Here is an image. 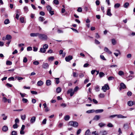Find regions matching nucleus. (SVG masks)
Here are the masks:
<instances>
[{
  "instance_id": "nucleus-53",
  "label": "nucleus",
  "mask_w": 135,
  "mask_h": 135,
  "mask_svg": "<svg viewBox=\"0 0 135 135\" xmlns=\"http://www.w3.org/2000/svg\"><path fill=\"white\" fill-rule=\"evenodd\" d=\"M27 61V59L26 57H24L23 60V62L24 63H26Z\"/></svg>"
},
{
  "instance_id": "nucleus-43",
  "label": "nucleus",
  "mask_w": 135,
  "mask_h": 135,
  "mask_svg": "<svg viewBox=\"0 0 135 135\" xmlns=\"http://www.w3.org/2000/svg\"><path fill=\"white\" fill-rule=\"evenodd\" d=\"M73 91V90L72 89H69L67 91V93L68 94H70V93Z\"/></svg>"
},
{
  "instance_id": "nucleus-36",
  "label": "nucleus",
  "mask_w": 135,
  "mask_h": 135,
  "mask_svg": "<svg viewBox=\"0 0 135 135\" xmlns=\"http://www.w3.org/2000/svg\"><path fill=\"white\" fill-rule=\"evenodd\" d=\"M124 127L125 129H128L129 128V126L128 124H124Z\"/></svg>"
},
{
  "instance_id": "nucleus-51",
  "label": "nucleus",
  "mask_w": 135,
  "mask_h": 135,
  "mask_svg": "<svg viewBox=\"0 0 135 135\" xmlns=\"http://www.w3.org/2000/svg\"><path fill=\"white\" fill-rule=\"evenodd\" d=\"M46 119L45 118L42 121V123L43 124H45L46 123Z\"/></svg>"
},
{
  "instance_id": "nucleus-12",
  "label": "nucleus",
  "mask_w": 135,
  "mask_h": 135,
  "mask_svg": "<svg viewBox=\"0 0 135 135\" xmlns=\"http://www.w3.org/2000/svg\"><path fill=\"white\" fill-rule=\"evenodd\" d=\"M104 51L108 54H111L112 52L109 50L108 49L107 47H105L104 49Z\"/></svg>"
},
{
  "instance_id": "nucleus-58",
  "label": "nucleus",
  "mask_w": 135,
  "mask_h": 135,
  "mask_svg": "<svg viewBox=\"0 0 135 135\" xmlns=\"http://www.w3.org/2000/svg\"><path fill=\"white\" fill-rule=\"evenodd\" d=\"M32 50V47H28L27 48V50L28 51H31Z\"/></svg>"
},
{
  "instance_id": "nucleus-4",
  "label": "nucleus",
  "mask_w": 135,
  "mask_h": 135,
  "mask_svg": "<svg viewBox=\"0 0 135 135\" xmlns=\"http://www.w3.org/2000/svg\"><path fill=\"white\" fill-rule=\"evenodd\" d=\"M73 59L72 56L70 55H69L68 56H66L65 58V60L67 62L69 61L70 60H72Z\"/></svg>"
},
{
  "instance_id": "nucleus-64",
  "label": "nucleus",
  "mask_w": 135,
  "mask_h": 135,
  "mask_svg": "<svg viewBox=\"0 0 135 135\" xmlns=\"http://www.w3.org/2000/svg\"><path fill=\"white\" fill-rule=\"evenodd\" d=\"M31 93L33 94H37V92L36 91H31Z\"/></svg>"
},
{
  "instance_id": "nucleus-48",
  "label": "nucleus",
  "mask_w": 135,
  "mask_h": 135,
  "mask_svg": "<svg viewBox=\"0 0 135 135\" xmlns=\"http://www.w3.org/2000/svg\"><path fill=\"white\" fill-rule=\"evenodd\" d=\"M13 128H17L18 127V125L17 123H15L13 125Z\"/></svg>"
},
{
  "instance_id": "nucleus-9",
  "label": "nucleus",
  "mask_w": 135,
  "mask_h": 135,
  "mask_svg": "<svg viewBox=\"0 0 135 135\" xmlns=\"http://www.w3.org/2000/svg\"><path fill=\"white\" fill-rule=\"evenodd\" d=\"M100 118V116L99 115H96L93 119V120L96 121L98 120Z\"/></svg>"
},
{
  "instance_id": "nucleus-3",
  "label": "nucleus",
  "mask_w": 135,
  "mask_h": 135,
  "mask_svg": "<svg viewBox=\"0 0 135 135\" xmlns=\"http://www.w3.org/2000/svg\"><path fill=\"white\" fill-rule=\"evenodd\" d=\"M102 89L104 92H105L107 90L109 89V88L108 84H105L104 86H102Z\"/></svg>"
},
{
  "instance_id": "nucleus-33",
  "label": "nucleus",
  "mask_w": 135,
  "mask_h": 135,
  "mask_svg": "<svg viewBox=\"0 0 135 135\" xmlns=\"http://www.w3.org/2000/svg\"><path fill=\"white\" fill-rule=\"evenodd\" d=\"M99 96L100 98H104L105 97V95L103 93H101L99 94Z\"/></svg>"
},
{
  "instance_id": "nucleus-27",
  "label": "nucleus",
  "mask_w": 135,
  "mask_h": 135,
  "mask_svg": "<svg viewBox=\"0 0 135 135\" xmlns=\"http://www.w3.org/2000/svg\"><path fill=\"white\" fill-rule=\"evenodd\" d=\"M99 126L101 128L102 127L105 125V124L103 123H99L98 124Z\"/></svg>"
},
{
  "instance_id": "nucleus-16",
  "label": "nucleus",
  "mask_w": 135,
  "mask_h": 135,
  "mask_svg": "<svg viewBox=\"0 0 135 135\" xmlns=\"http://www.w3.org/2000/svg\"><path fill=\"white\" fill-rule=\"evenodd\" d=\"M115 51L117 52H114V54L116 57H117L119 54H120V52L118 50H116Z\"/></svg>"
},
{
  "instance_id": "nucleus-41",
  "label": "nucleus",
  "mask_w": 135,
  "mask_h": 135,
  "mask_svg": "<svg viewBox=\"0 0 135 135\" xmlns=\"http://www.w3.org/2000/svg\"><path fill=\"white\" fill-rule=\"evenodd\" d=\"M12 135H17V133L16 131H13L11 132Z\"/></svg>"
},
{
  "instance_id": "nucleus-7",
  "label": "nucleus",
  "mask_w": 135,
  "mask_h": 135,
  "mask_svg": "<svg viewBox=\"0 0 135 135\" xmlns=\"http://www.w3.org/2000/svg\"><path fill=\"white\" fill-rule=\"evenodd\" d=\"M36 118L35 117H32L31 118L30 120V123L33 124L36 121Z\"/></svg>"
},
{
  "instance_id": "nucleus-62",
  "label": "nucleus",
  "mask_w": 135,
  "mask_h": 135,
  "mask_svg": "<svg viewBox=\"0 0 135 135\" xmlns=\"http://www.w3.org/2000/svg\"><path fill=\"white\" fill-rule=\"evenodd\" d=\"M14 80V78L13 76L10 77L8 79V80L9 81L13 80Z\"/></svg>"
},
{
  "instance_id": "nucleus-50",
  "label": "nucleus",
  "mask_w": 135,
  "mask_h": 135,
  "mask_svg": "<svg viewBox=\"0 0 135 135\" xmlns=\"http://www.w3.org/2000/svg\"><path fill=\"white\" fill-rule=\"evenodd\" d=\"M39 20L40 21L42 22L44 20V18L42 17H39Z\"/></svg>"
},
{
  "instance_id": "nucleus-10",
  "label": "nucleus",
  "mask_w": 135,
  "mask_h": 135,
  "mask_svg": "<svg viewBox=\"0 0 135 135\" xmlns=\"http://www.w3.org/2000/svg\"><path fill=\"white\" fill-rule=\"evenodd\" d=\"M116 116L118 118H126L127 117L124 116L121 114H116Z\"/></svg>"
},
{
  "instance_id": "nucleus-35",
  "label": "nucleus",
  "mask_w": 135,
  "mask_h": 135,
  "mask_svg": "<svg viewBox=\"0 0 135 135\" xmlns=\"http://www.w3.org/2000/svg\"><path fill=\"white\" fill-rule=\"evenodd\" d=\"M129 5V3L128 2L125 3L124 4V7L126 8H127Z\"/></svg>"
},
{
  "instance_id": "nucleus-59",
  "label": "nucleus",
  "mask_w": 135,
  "mask_h": 135,
  "mask_svg": "<svg viewBox=\"0 0 135 135\" xmlns=\"http://www.w3.org/2000/svg\"><path fill=\"white\" fill-rule=\"evenodd\" d=\"M49 13L51 15H54V11H53L51 10L49 11Z\"/></svg>"
},
{
  "instance_id": "nucleus-55",
  "label": "nucleus",
  "mask_w": 135,
  "mask_h": 135,
  "mask_svg": "<svg viewBox=\"0 0 135 135\" xmlns=\"http://www.w3.org/2000/svg\"><path fill=\"white\" fill-rule=\"evenodd\" d=\"M7 99L6 97H3V101L4 103H6L7 102Z\"/></svg>"
},
{
  "instance_id": "nucleus-39",
  "label": "nucleus",
  "mask_w": 135,
  "mask_h": 135,
  "mask_svg": "<svg viewBox=\"0 0 135 135\" xmlns=\"http://www.w3.org/2000/svg\"><path fill=\"white\" fill-rule=\"evenodd\" d=\"M6 64L7 65H11L12 64L11 62L9 61H7L6 62Z\"/></svg>"
},
{
  "instance_id": "nucleus-15",
  "label": "nucleus",
  "mask_w": 135,
  "mask_h": 135,
  "mask_svg": "<svg viewBox=\"0 0 135 135\" xmlns=\"http://www.w3.org/2000/svg\"><path fill=\"white\" fill-rule=\"evenodd\" d=\"M6 39L7 40H10L12 38V36L9 35H7L6 36Z\"/></svg>"
},
{
  "instance_id": "nucleus-26",
  "label": "nucleus",
  "mask_w": 135,
  "mask_h": 135,
  "mask_svg": "<svg viewBox=\"0 0 135 135\" xmlns=\"http://www.w3.org/2000/svg\"><path fill=\"white\" fill-rule=\"evenodd\" d=\"M23 9L25 12L26 13L28 11V9L27 6H25L23 8Z\"/></svg>"
},
{
  "instance_id": "nucleus-19",
  "label": "nucleus",
  "mask_w": 135,
  "mask_h": 135,
  "mask_svg": "<svg viewBox=\"0 0 135 135\" xmlns=\"http://www.w3.org/2000/svg\"><path fill=\"white\" fill-rule=\"evenodd\" d=\"M46 50H45L44 48H41L40 50V52H41L44 53L46 52Z\"/></svg>"
},
{
  "instance_id": "nucleus-37",
  "label": "nucleus",
  "mask_w": 135,
  "mask_h": 135,
  "mask_svg": "<svg viewBox=\"0 0 135 135\" xmlns=\"http://www.w3.org/2000/svg\"><path fill=\"white\" fill-rule=\"evenodd\" d=\"M46 8L47 10L49 11L51 10L52 9V8L50 6L48 5L46 7Z\"/></svg>"
},
{
  "instance_id": "nucleus-1",
  "label": "nucleus",
  "mask_w": 135,
  "mask_h": 135,
  "mask_svg": "<svg viewBox=\"0 0 135 135\" xmlns=\"http://www.w3.org/2000/svg\"><path fill=\"white\" fill-rule=\"evenodd\" d=\"M38 38L41 40H47L48 37L47 35L44 34H40L39 33Z\"/></svg>"
},
{
  "instance_id": "nucleus-24",
  "label": "nucleus",
  "mask_w": 135,
  "mask_h": 135,
  "mask_svg": "<svg viewBox=\"0 0 135 135\" xmlns=\"http://www.w3.org/2000/svg\"><path fill=\"white\" fill-rule=\"evenodd\" d=\"M37 84L39 86H41L43 84V82L41 80L37 82Z\"/></svg>"
},
{
  "instance_id": "nucleus-63",
  "label": "nucleus",
  "mask_w": 135,
  "mask_h": 135,
  "mask_svg": "<svg viewBox=\"0 0 135 135\" xmlns=\"http://www.w3.org/2000/svg\"><path fill=\"white\" fill-rule=\"evenodd\" d=\"M132 93L131 91H128L127 93V95L128 96H130L132 95Z\"/></svg>"
},
{
  "instance_id": "nucleus-2",
  "label": "nucleus",
  "mask_w": 135,
  "mask_h": 135,
  "mask_svg": "<svg viewBox=\"0 0 135 135\" xmlns=\"http://www.w3.org/2000/svg\"><path fill=\"white\" fill-rule=\"evenodd\" d=\"M69 125L74 127H77L78 126V123L76 121H71L69 123Z\"/></svg>"
},
{
  "instance_id": "nucleus-18",
  "label": "nucleus",
  "mask_w": 135,
  "mask_h": 135,
  "mask_svg": "<svg viewBox=\"0 0 135 135\" xmlns=\"http://www.w3.org/2000/svg\"><path fill=\"white\" fill-rule=\"evenodd\" d=\"M91 132L89 129L87 130L85 132V135H90L91 134Z\"/></svg>"
},
{
  "instance_id": "nucleus-61",
  "label": "nucleus",
  "mask_w": 135,
  "mask_h": 135,
  "mask_svg": "<svg viewBox=\"0 0 135 135\" xmlns=\"http://www.w3.org/2000/svg\"><path fill=\"white\" fill-rule=\"evenodd\" d=\"M100 58L102 60H106V59L105 58V57H104V56L103 55H101L100 56Z\"/></svg>"
},
{
  "instance_id": "nucleus-13",
  "label": "nucleus",
  "mask_w": 135,
  "mask_h": 135,
  "mask_svg": "<svg viewBox=\"0 0 135 135\" xmlns=\"http://www.w3.org/2000/svg\"><path fill=\"white\" fill-rule=\"evenodd\" d=\"M111 9L110 8H109L108 9L107 11V15L111 16L112 15V14L111 13Z\"/></svg>"
},
{
  "instance_id": "nucleus-11",
  "label": "nucleus",
  "mask_w": 135,
  "mask_h": 135,
  "mask_svg": "<svg viewBox=\"0 0 135 135\" xmlns=\"http://www.w3.org/2000/svg\"><path fill=\"white\" fill-rule=\"evenodd\" d=\"M2 129L3 131L6 132L8 130V127L7 126H4L2 127Z\"/></svg>"
},
{
  "instance_id": "nucleus-22",
  "label": "nucleus",
  "mask_w": 135,
  "mask_h": 135,
  "mask_svg": "<svg viewBox=\"0 0 135 135\" xmlns=\"http://www.w3.org/2000/svg\"><path fill=\"white\" fill-rule=\"evenodd\" d=\"M133 101H130L128 102V105L130 106H131L133 105Z\"/></svg>"
},
{
  "instance_id": "nucleus-23",
  "label": "nucleus",
  "mask_w": 135,
  "mask_h": 135,
  "mask_svg": "<svg viewBox=\"0 0 135 135\" xmlns=\"http://www.w3.org/2000/svg\"><path fill=\"white\" fill-rule=\"evenodd\" d=\"M61 91V89L60 87H58L56 88V91L57 92L59 93H60Z\"/></svg>"
},
{
  "instance_id": "nucleus-34",
  "label": "nucleus",
  "mask_w": 135,
  "mask_h": 135,
  "mask_svg": "<svg viewBox=\"0 0 135 135\" xmlns=\"http://www.w3.org/2000/svg\"><path fill=\"white\" fill-rule=\"evenodd\" d=\"M95 112V110H88L86 112V113H93Z\"/></svg>"
},
{
  "instance_id": "nucleus-30",
  "label": "nucleus",
  "mask_w": 135,
  "mask_h": 135,
  "mask_svg": "<svg viewBox=\"0 0 135 135\" xmlns=\"http://www.w3.org/2000/svg\"><path fill=\"white\" fill-rule=\"evenodd\" d=\"M95 90L96 91H99L100 90L99 87L98 85L96 86L95 88Z\"/></svg>"
},
{
  "instance_id": "nucleus-29",
  "label": "nucleus",
  "mask_w": 135,
  "mask_h": 135,
  "mask_svg": "<svg viewBox=\"0 0 135 135\" xmlns=\"http://www.w3.org/2000/svg\"><path fill=\"white\" fill-rule=\"evenodd\" d=\"M60 106L62 108H64L67 106V104L65 103H62L60 105Z\"/></svg>"
},
{
  "instance_id": "nucleus-40",
  "label": "nucleus",
  "mask_w": 135,
  "mask_h": 135,
  "mask_svg": "<svg viewBox=\"0 0 135 135\" xmlns=\"http://www.w3.org/2000/svg\"><path fill=\"white\" fill-rule=\"evenodd\" d=\"M1 115L3 117V120H6L7 119V117L5 115V114H2Z\"/></svg>"
},
{
  "instance_id": "nucleus-46",
  "label": "nucleus",
  "mask_w": 135,
  "mask_h": 135,
  "mask_svg": "<svg viewBox=\"0 0 135 135\" xmlns=\"http://www.w3.org/2000/svg\"><path fill=\"white\" fill-rule=\"evenodd\" d=\"M54 57L53 56H51L50 57H49L48 58V60H51V61H53L54 59Z\"/></svg>"
},
{
  "instance_id": "nucleus-49",
  "label": "nucleus",
  "mask_w": 135,
  "mask_h": 135,
  "mask_svg": "<svg viewBox=\"0 0 135 135\" xmlns=\"http://www.w3.org/2000/svg\"><path fill=\"white\" fill-rule=\"evenodd\" d=\"M112 42L113 45H114L115 44L116 41L114 39H112Z\"/></svg>"
},
{
  "instance_id": "nucleus-45",
  "label": "nucleus",
  "mask_w": 135,
  "mask_h": 135,
  "mask_svg": "<svg viewBox=\"0 0 135 135\" xmlns=\"http://www.w3.org/2000/svg\"><path fill=\"white\" fill-rule=\"evenodd\" d=\"M118 74L119 75H123L124 74V73L122 71H120L118 72Z\"/></svg>"
},
{
  "instance_id": "nucleus-6",
  "label": "nucleus",
  "mask_w": 135,
  "mask_h": 135,
  "mask_svg": "<svg viewBox=\"0 0 135 135\" xmlns=\"http://www.w3.org/2000/svg\"><path fill=\"white\" fill-rule=\"evenodd\" d=\"M49 66V64L47 63H43L42 65V67L43 68L45 69H46L48 68Z\"/></svg>"
},
{
  "instance_id": "nucleus-21",
  "label": "nucleus",
  "mask_w": 135,
  "mask_h": 135,
  "mask_svg": "<svg viewBox=\"0 0 135 135\" xmlns=\"http://www.w3.org/2000/svg\"><path fill=\"white\" fill-rule=\"evenodd\" d=\"M70 118V117L69 115H65L64 117V119L65 120L68 121L69 120Z\"/></svg>"
},
{
  "instance_id": "nucleus-25",
  "label": "nucleus",
  "mask_w": 135,
  "mask_h": 135,
  "mask_svg": "<svg viewBox=\"0 0 135 135\" xmlns=\"http://www.w3.org/2000/svg\"><path fill=\"white\" fill-rule=\"evenodd\" d=\"M9 22L10 21L8 19H6L4 21V23L5 25H7L9 23Z\"/></svg>"
},
{
  "instance_id": "nucleus-28",
  "label": "nucleus",
  "mask_w": 135,
  "mask_h": 135,
  "mask_svg": "<svg viewBox=\"0 0 135 135\" xmlns=\"http://www.w3.org/2000/svg\"><path fill=\"white\" fill-rule=\"evenodd\" d=\"M120 6V4L119 3H117L115 4L114 6V7L115 8H119Z\"/></svg>"
},
{
  "instance_id": "nucleus-5",
  "label": "nucleus",
  "mask_w": 135,
  "mask_h": 135,
  "mask_svg": "<svg viewBox=\"0 0 135 135\" xmlns=\"http://www.w3.org/2000/svg\"><path fill=\"white\" fill-rule=\"evenodd\" d=\"M120 85V87L119 88V90H121L122 89H124L126 88V85L123 83H121Z\"/></svg>"
},
{
  "instance_id": "nucleus-42",
  "label": "nucleus",
  "mask_w": 135,
  "mask_h": 135,
  "mask_svg": "<svg viewBox=\"0 0 135 135\" xmlns=\"http://www.w3.org/2000/svg\"><path fill=\"white\" fill-rule=\"evenodd\" d=\"M20 20L21 22L22 23L24 22V18L23 17H21L20 18Z\"/></svg>"
},
{
  "instance_id": "nucleus-32",
  "label": "nucleus",
  "mask_w": 135,
  "mask_h": 135,
  "mask_svg": "<svg viewBox=\"0 0 135 135\" xmlns=\"http://www.w3.org/2000/svg\"><path fill=\"white\" fill-rule=\"evenodd\" d=\"M21 118L22 120H25L26 119V115H21Z\"/></svg>"
},
{
  "instance_id": "nucleus-14",
  "label": "nucleus",
  "mask_w": 135,
  "mask_h": 135,
  "mask_svg": "<svg viewBox=\"0 0 135 135\" xmlns=\"http://www.w3.org/2000/svg\"><path fill=\"white\" fill-rule=\"evenodd\" d=\"M100 133L102 135H106L107 133V132L105 130L101 131Z\"/></svg>"
},
{
  "instance_id": "nucleus-8",
  "label": "nucleus",
  "mask_w": 135,
  "mask_h": 135,
  "mask_svg": "<svg viewBox=\"0 0 135 135\" xmlns=\"http://www.w3.org/2000/svg\"><path fill=\"white\" fill-rule=\"evenodd\" d=\"M39 33H32L30 34V36L31 37H36L39 36Z\"/></svg>"
},
{
  "instance_id": "nucleus-31",
  "label": "nucleus",
  "mask_w": 135,
  "mask_h": 135,
  "mask_svg": "<svg viewBox=\"0 0 135 135\" xmlns=\"http://www.w3.org/2000/svg\"><path fill=\"white\" fill-rule=\"evenodd\" d=\"M53 3L56 5H58L59 4V2L58 0H54Z\"/></svg>"
},
{
  "instance_id": "nucleus-38",
  "label": "nucleus",
  "mask_w": 135,
  "mask_h": 135,
  "mask_svg": "<svg viewBox=\"0 0 135 135\" xmlns=\"http://www.w3.org/2000/svg\"><path fill=\"white\" fill-rule=\"evenodd\" d=\"M55 81L56 83V84H58L59 82V78H55Z\"/></svg>"
},
{
  "instance_id": "nucleus-57",
  "label": "nucleus",
  "mask_w": 135,
  "mask_h": 135,
  "mask_svg": "<svg viewBox=\"0 0 135 135\" xmlns=\"http://www.w3.org/2000/svg\"><path fill=\"white\" fill-rule=\"evenodd\" d=\"M114 79V78L113 76H109L108 78V80H111Z\"/></svg>"
},
{
  "instance_id": "nucleus-47",
  "label": "nucleus",
  "mask_w": 135,
  "mask_h": 135,
  "mask_svg": "<svg viewBox=\"0 0 135 135\" xmlns=\"http://www.w3.org/2000/svg\"><path fill=\"white\" fill-rule=\"evenodd\" d=\"M22 101L24 103H26L28 101V100L26 99L23 98L22 99Z\"/></svg>"
},
{
  "instance_id": "nucleus-56",
  "label": "nucleus",
  "mask_w": 135,
  "mask_h": 135,
  "mask_svg": "<svg viewBox=\"0 0 135 135\" xmlns=\"http://www.w3.org/2000/svg\"><path fill=\"white\" fill-rule=\"evenodd\" d=\"M77 11L79 12H81L82 10V9L81 7H79L77 10Z\"/></svg>"
},
{
  "instance_id": "nucleus-60",
  "label": "nucleus",
  "mask_w": 135,
  "mask_h": 135,
  "mask_svg": "<svg viewBox=\"0 0 135 135\" xmlns=\"http://www.w3.org/2000/svg\"><path fill=\"white\" fill-rule=\"evenodd\" d=\"M81 132V130L80 129H78L77 132V135L79 134Z\"/></svg>"
},
{
  "instance_id": "nucleus-20",
  "label": "nucleus",
  "mask_w": 135,
  "mask_h": 135,
  "mask_svg": "<svg viewBox=\"0 0 135 135\" xmlns=\"http://www.w3.org/2000/svg\"><path fill=\"white\" fill-rule=\"evenodd\" d=\"M103 111H104V110L103 109H100L97 110H95V112L96 113H98L102 112Z\"/></svg>"
},
{
  "instance_id": "nucleus-44",
  "label": "nucleus",
  "mask_w": 135,
  "mask_h": 135,
  "mask_svg": "<svg viewBox=\"0 0 135 135\" xmlns=\"http://www.w3.org/2000/svg\"><path fill=\"white\" fill-rule=\"evenodd\" d=\"M48 47V45L47 44H45L43 46V48H44L45 50L47 49Z\"/></svg>"
},
{
  "instance_id": "nucleus-17",
  "label": "nucleus",
  "mask_w": 135,
  "mask_h": 135,
  "mask_svg": "<svg viewBox=\"0 0 135 135\" xmlns=\"http://www.w3.org/2000/svg\"><path fill=\"white\" fill-rule=\"evenodd\" d=\"M46 85L49 86L51 84V81L50 80H46Z\"/></svg>"
},
{
  "instance_id": "nucleus-52",
  "label": "nucleus",
  "mask_w": 135,
  "mask_h": 135,
  "mask_svg": "<svg viewBox=\"0 0 135 135\" xmlns=\"http://www.w3.org/2000/svg\"><path fill=\"white\" fill-rule=\"evenodd\" d=\"M39 62L37 61H35L33 62V64H34L35 65H38L39 64Z\"/></svg>"
},
{
  "instance_id": "nucleus-54",
  "label": "nucleus",
  "mask_w": 135,
  "mask_h": 135,
  "mask_svg": "<svg viewBox=\"0 0 135 135\" xmlns=\"http://www.w3.org/2000/svg\"><path fill=\"white\" fill-rule=\"evenodd\" d=\"M107 126L108 127H113V124L110 123H109L107 124Z\"/></svg>"
}]
</instances>
